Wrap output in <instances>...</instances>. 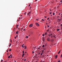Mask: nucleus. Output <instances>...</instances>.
Masks as SVG:
<instances>
[{
  "mask_svg": "<svg viewBox=\"0 0 62 62\" xmlns=\"http://www.w3.org/2000/svg\"><path fill=\"white\" fill-rule=\"evenodd\" d=\"M47 27H49V25H47Z\"/></svg>",
  "mask_w": 62,
  "mask_h": 62,
  "instance_id": "nucleus-29",
  "label": "nucleus"
},
{
  "mask_svg": "<svg viewBox=\"0 0 62 62\" xmlns=\"http://www.w3.org/2000/svg\"><path fill=\"white\" fill-rule=\"evenodd\" d=\"M22 47H23V48H24V46H22Z\"/></svg>",
  "mask_w": 62,
  "mask_h": 62,
  "instance_id": "nucleus-38",
  "label": "nucleus"
},
{
  "mask_svg": "<svg viewBox=\"0 0 62 62\" xmlns=\"http://www.w3.org/2000/svg\"><path fill=\"white\" fill-rule=\"evenodd\" d=\"M57 18H59V16H57Z\"/></svg>",
  "mask_w": 62,
  "mask_h": 62,
  "instance_id": "nucleus-48",
  "label": "nucleus"
},
{
  "mask_svg": "<svg viewBox=\"0 0 62 62\" xmlns=\"http://www.w3.org/2000/svg\"><path fill=\"white\" fill-rule=\"evenodd\" d=\"M26 13V12H25V13H24V15H25V14Z\"/></svg>",
  "mask_w": 62,
  "mask_h": 62,
  "instance_id": "nucleus-39",
  "label": "nucleus"
},
{
  "mask_svg": "<svg viewBox=\"0 0 62 62\" xmlns=\"http://www.w3.org/2000/svg\"><path fill=\"white\" fill-rule=\"evenodd\" d=\"M57 55H56V56H55V58H57Z\"/></svg>",
  "mask_w": 62,
  "mask_h": 62,
  "instance_id": "nucleus-7",
  "label": "nucleus"
},
{
  "mask_svg": "<svg viewBox=\"0 0 62 62\" xmlns=\"http://www.w3.org/2000/svg\"><path fill=\"white\" fill-rule=\"evenodd\" d=\"M55 14H54V12H53V15H54Z\"/></svg>",
  "mask_w": 62,
  "mask_h": 62,
  "instance_id": "nucleus-13",
  "label": "nucleus"
},
{
  "mask_svg": "<svg viewBox=\"0 0 62 62\" xmlns=\"http://www.w3.org/2000/svg\"><path fill=\"white\" fill-rule=\"evenodd\" d=\"M15 39H16V37H15Z\"/></svg>",
  "mask_w": 62,
  "mask_h": 62,
  "instance_id": "nucleus-43",
  "label": "nucleus"
},
{
  "mask_svg": "<svg viewBox=\"0 0 62 62\" xmlns=\"http://www.w3.org/2000/svg\"><path fill=\"white\" fill-rule=\"evenodd\" d=\"M7 51H8V49H7Z\"/></svg>",
  "mask_w": 62,
  "mask_h": 62,
  "instance_id": "nucleus-61",
  "label": "nucleus"
},
{
  "mask_svg": "<svg viewBox=\"0 0 62 62\" xmlns=\"http://www.w3.org/2000/svg\"><path fill=\"white\" fill-rule=\"evenodd\" d=\"M40 54V53H38V54Z\"/></svg>",
  "mask_w": 62,
  "mask_h": 62,
  "instance_id": "nucleus-27",
  "label": "nucleus"
},
{
  "mask_svg": "<svg viewBox=\"0 0 62 62\" xmlns=\"http://www.w3.org/2000/svg\"><path fill=\"white\" fill-rule=\"evenodd\" d=\"M22 46H24V44L22 45Z\"/></svg>",
  "mask_w": 62,
  "mask_h": 62,
  "instance_id": "nucleus-47",
  "label": "nucleus"
},
{
  "mask_svg": "<svg viewBox=\"0 0 62 62\" xmlns=\"http://www.w3.org/2000/svg\"><path fill=\"white\" fill-rule=\"evenodd\" d=\"M54 38L55 37V36H54Z\"/></svg>",
  "mask_w": 62,
  "mask_h": 62,
  "instance_id": "nucleus-52",
  "label": "nucleus"
},
{
  "mask_svg": "<svg viewBox=\"0 0 62 62\" xmlns=\"http://www.w3.org/2000/svg\"><path fill=\"white\" fill-rule=\"evenodd\" d=\"M1 62H2V61H3V60H1Z\"/></svg>",
  "mask_w": 62,
  "mask_h": 62,
  "instance_id": "nucleus-42",
  "label": "nucleus"
},
{
  "mask_svg": "<svg viewBox=\"0 0 62 62\" xmlns=\"http://www.w3.org/2000/svg\"><path fill=\"white\" fill-rule=\"evenodd\" d=\"M24 61H26V59H24Z\"/></svg>",
  "mask_w": 62,
  "mask_h": 62,
  "instance_id": "nucleus-46",
  "label": "nucleus"
},
{
  "mask_svg": "<svg viewBox=\"0 0 62 62\" xmlns=\"http://www.w3.org/2000/svg\"><path fill=\"white\" fill-rule=\"evenodd\" d=\"M43 21H44V20H43Z\"/></svg>",
  "mask_w": 62,
  "mask_h": 62,
  "instance_id": "nucleus-60",
  "label": "nucleus"
},
{
  "mask_svg": "<svg viewBox=\"0 0 62 62\" xmlns=\"http://www.w3.org/2000/svg\"><path fill=\"white\" fill-rule=\"evenodd\" d=\"M24 54H23L22 55V57H23V56H24Z\"/></svg>",
  "mask_w": 62,
  "mask_h": 62,
  "instance_id": "nucleus-12",
  "label": "nucleus"
},
{
  "mask_svg": "<svg viewBox=\"0 0 62 62\" xmlns=\"http://www.w3.org/2000/svg\"><path fill=\"white\" fill-rule=\"evenodd\" d=\"M31 4H30L29 5V7L30 6Z\"/></svg>",
  "mask_w": 62,
  "mask_h": 62,
  "instance_id": "nucleus-37",
  "label": "nucleus"
},
{
  "mask_svg": "<svg viewBox=\"0 0 62 62\" xmlns=\"http://www.w3.org/2000/svg\"><path fill=\"white\" fill-rule=\"evenodd\" d=\"M58 62H60V61L59 60L58 61Z\"/></svg>",
  "mask_w": 62,
  "mask_h": 62,
  "instance_id": "nucleus-25",
  "label": "nucleus"
},
{
  "mask_svg": "<svg viewBox=\"0 0 62 62\" xmlns=\"http://www.w3.org/2000/svg\"><path fill=\"white\" fill-rule=\"evenodd\" d=\"M25 30V29H24L23 30V31H24V30Z\"/></svg>",
  "mask_w": 62,
  "mask_h": 62,
  "instance_id": "nucleus-45",
  "label": "nucleus"
},
{
  "mask_svg": "<svg viewBox=\"0 0 62 62\" xmlns=\"http://www.w3.org/2000/svg\"><path fill=\"white\" fill-rule=\"evenodd\" d=\"M46 24H48V23H46Z\"/></svg>",
  "mask_w": 62,
  "mask_h": 62,
  "instance_id": "nucleus-57",
  "label": "nucleus"
},
{
  "mask_svg": "<svg viewBox=\"0 0 62 62\" xmlns=\"http://www.w3.org/2000/svg\"><path fill=\"white\" fill-rule=\"evenodd\" d=\"M62 4V2H61V4Z\"/></svg>",
  "mask_w": 62,
  "mask_h": 62,
  "instance_id": "nucleus-50",
  "label": "nucleus"
},
{
  "mask_svg": "<svg viewBox=\"0 0 62 62\" xmlns=\"http://www.w3.org/2000/svg\"><path fill=\"white\" fill-rule=\"evenodd\" d=\"M19 19H21V18L20 17L19 18Z\"/></svg>",
  "mask_w": 62,
  "mask_h": 62,
  "instance_id": "nucleus-53",
  "label": "nucleus"
},
{
  "mask_svg": "<svg viewBox=\"0 0 62 62\" xmlns=\"http://www.w3.org/2000/svg\"><path fill=\"white\" fill-rule=\"evenodd\" d=\"M10 56H9L8 57V58H10Z\"/></svg>",
  "mask_w": 62,
  "mask_h": 62,
  "instance_id": "nucleus-18",
  "label": "nucleus"
},
{
  "mask_svg": "<svg viewBox=\"0 0 62 62\" xmlns=\"http://www.w3.org/2000/svg\"><path fill=\"white\" fill-rule=\"evenodd\" d=\"M18 33H19V32H18V31H17L16 32V33L17 34H18Z\"/></svg>",
  "mask_w": 62,
  "mask_h": 62,
  "instance_id": "nucleus-10",
  "label": "nucleus"
},
{
  "mask_svg": "<svg viewBox=\"0 0 62 62\" xmlns=\"http://www.w3.org/2000/svg\"><path fill=\"white\" fill-rule=\"evenodd\" d=\"M11 41H12V40H11Z\"/></svg>",
  "mask_w": 62,
  "mask_h": 62,
  "instance_id": "nucleus-44",
  "label": "nucleus"
},
{
  "mask_svg": "<svg viewBox=\"0 0 62 62\" xmlns=\"http://www.w3.org/2000/svg\"><path fill=\"white\" fill-rule=\"evenodd\" d=\"M43 52H44V50H43L42 51V53H43Z\"/></svg>",
  "mask_w": 62,
  "mask_h": 62,
  "instance_id": "nucleus-35",
  "label": "nucleus"
},
{
  "mask_svg": "<svg viewBox=\"0 0 62 62\" xmlns=\"http://www.w3.org/2000/svg\"><path fill=\"white\" fill-rule=\"evenodd\" d=\"M51 38H53V37L52 36H51Z\"/></svg>",
  "mask_w": 62,
  "mask_h": 62,
  "instance_id": "nucleus-32",
  "label": "nucleus"
},
{
  "mask_svg": "<svg viewBox=\"0 0 62 62\" xmlns=\"http://www.w3.org/2000/svg\"><path fill=\"white\" fill-rule=\"evenodd\" d=\"M60 13H59V15H60Z\"/></svg>",
  "mask_w": 62,
  "mask_h": 62,
  "instance_id": "nucleus-58",
  "label": "nucleus"
},
{
  "mask_svg": "<svg viewBox=\"0 0 62 62\" xmlns=\"http://www.w3.org/2000/svg\"><path fill=\"white\" fill-rule=\"evenodd\" d=\"M31 13V11H30L29 12V13L27 14V15H30V13Z\"/></svg>",
  "mask_w": 62,
  "mask_h": 62,
  "instance_id": "nucleus-4",
  "label": "nucleus"
},
{
  "mask_svg": "<svg viewBox=\"0 0 62 62\" xmlns=\"http://www.w3.org/2000/svg\"><path fill=\"white\" fill-rule=\"evenodd\" d=\"M10 56H12V55H11H11H10Z\"/></svg>",
  "mask_w": 62,
  "mask_h": 62,
  "instance_id": "nucleus-31",
  "label": "nucleus"
},
{
  "mask_svg": "<svg viewBox=\"0 0 62 62\" xmlns=\"http://www.w3.org/2000/svg\"><path fill=\"white\" fill-rule=\"evenodd\" d=\"M34 53V52L33 51H32V54H33V53Z\"/></svg>",
  "mask_w": 62,
  "mask_h": 62,
  "instance_id": "nucleus-23",
  "label": "nucleus"
},
{
  "mask_svg": "<svg viewBox=\"0 0 62 62\" xmlns=\"http://www.w3.org/2000/svg\"><path fill=\"white\" fill-rule=\"evenodd\" d=\"M45 18H47V17H46V16H45Z\"/></svg>",
  "mask_w": 62,
  "mask_h": 62,
  "instance_id": "nucleus-33",
  "label": "nucleus"
},
{
  "mask_svg": "<svg viewBox=\"0 0 62 62\" xmlns=\"http://www.w3.org/2000/svg\"><path fill=\"white\" fill-rule=\"evenodd\" d=\"M42 54H43L42 53H41V55H42Z\"/></svg>",
  "mask_w": 62,
  "mask_h": 62,
  "instance_id": "nucleus-26",
  "label": "nucleus"
},
{
  "mask_svg": "<svg viewBox=\"0 0 62 62\" xmlns=\"http://www.w3.org/2000/svg\"><path fill=\"white\" fill-rule=\"evenodd\" d=\"M18 29H19V30H20V28H19Z\"/></svg>",
  "mask_w": 62,
  "mask_h": 62,
  "instance_id": "nucleus-64",
  "label": "nucleus"
},
{
  "mask_svg": "<svg viewBox=\"0 0 62 62\" xmlns=\"http://www.w3.org/2000/svg\"><path fill=\"white\" fill-rule=\"evenodd\" d=\"M10 46H11V45H9V47H10Z\"/></svg>",
  "mask_w": 62,
  "mask_h": 62,
  "instance_id": "nucleus-36",
  "label": "nucleus"
},
{
  "mask_svg": "<svg viewBox=\"0 0 62 62\" xmlns=\"http://www.w3.org/2000/svg\"><path fill=\"white\" fill-rule=\"evenodd\" d=\"M38 49H39V47L38 48Z\"/></svg>",
  "mask_w": 62,
  "mask_h": 62,
  "instance_id": "nucleus-63",
  "label": "nucleus"
},
{
  "mask_svg": "<svg viewBox=\"0 0 62 62\" xmlns=\"http://www.w3.org/2000/svg\"><path fill=\"white\" fill-rule=\"evenodd\" d=\"M36 20H37V21H38V19H36Z\"/></svg>",
  "mask_w": 62,
  "mask_h": 62,
  "instance_id": "nucleus-41",
  "label": "nucleus"
},
{
  "mask_svg": "<svg viewBox=\"0 0 62 62\" xmlns=\"http://www.w3.org/2000/svg\"><path fill=\"white\" fill-rule=\"evenodd\" d=\"M44 40H44V38L43 39V42H44L45 41Z\"/></svg>",
  "mask_w": 62,
  "mask_h": 62,
  "instance_id": "nucleus-15",
  "label": "nucleus"
},
{
  "mask_svg": "<svg viewBox=\"0 0 62 62\" xmlns=\"http://www.w3.org/2000/svg\"><path fill=\"white\" fill-rule=\"evenodd\" d=\"M60 52H61V50H60L59 52V53H58V54H60Z\"/></svg>",
  "mask_w": 62,
  "mask_h": 62,
  "instance_id": "nucleus-11",
  "label": "nucleus"
},
{
  "mask_svg": "<svg viewBox=\"0 0 62 62\" xmlns=\"http://www.w3.org/2000/svg\"><path fill=\"white\" fill-rule=\"evenodd\" d=\"M43 19H42V21H43Z\"/></svg>",
  "mask_w": 62,
  "mask_h": 62,
  "instance_id": "nucleus-49",
  "label": "nucleus"
},
{
  "mask_svg": "<svg viewBox=\"0 0 62 62\" xmlns=\"http://www.w3.org/2000/svg\"><path fill=\"white\" fill-rule=\"evenodd\" d=\"M52 16V15L50 16Z\"/></svg>",
  "mask_w": 62,
  "mask_h": 62,
  "instance_id": "nucleus-62",
  "label": "nucleus"
},
{
  "mask_svg": "<svg viewBox=\"0 0 62 62\" xmlns=\"http://www.w3.org/2000/svg\"><path fill=\"white\" fill-rule=\"evenodd\" d=\"M15 62H16V61H15Z\"/></svg>",
  "mask_w": 62,
  "mask_h": 62,
  "instance_id": "nucleus-55",
  "label": "nucleus"
},
{
  "mask_svg": "<svg viewBox=\"0 0 62 62\" xmlns=\"http://www.w3.org/2000/svg\"><path fill=\"white\" fill-rule=\"evenodd\" d=\"M59 30H60V29H57V31H59Z\"/></svg>",
  "mask_w": 62,
  "mask_h": 62,
  "instance_id": "nucleus-20",
  "label": "nucleus"
},
{
  "mask_svg": "<svg viewBox=\"0 0 62 62\" xmlns=\"http://www.w3.org/2000/svg\"><path fill=\"white\" fill-rule=\"evenodd\" d=\"M61 29H62V27H61Z\"/></svg>",
  "mask_w": 62,
  "mask_h": 62,
  "instance_id": "nucleus-54",
  "label": "nucleus"
},
{
  "mask_svg": "<svg viewBox=\"0 0 62 62\" xmlns=\"http://www.w3.org/2000/svg\"><path fill=\"white\" fill-rule=\"evenodd\" d=\"M58 21H59V22H60L61 21V19H58Z\"/></svg>",
  "mask_w": 62,
  "mask_h": 62,
  "instance_id": "nucleus-6",
  "label": "nucleus"
},
{
  "mask_svg": "<svg viewBox=\"0 0 62 62\" xmlns=\"http://www.w3.org/2000/svg\"><path fill=\"white\" fill-rule=\"evenodd\" d=\"M52 14V12L50 13V14Z\"/></svg>",
  "mask_w": 62,
  "mask_h": 62,
  "instance_id": "nucleus-28",
  "label": "nucleus"
},
{
  "mask_svg": "<svg viewBox=\"0 0 62 62\" xmlns=\"http://www.w3.org/2000/svg\"><path fill=\"white\" fill-rule=\"evenodd\" d=\"M29 26L30 27H31L33 26V24H30Z\"/></svg>",
  "mask_w": 62,
  "mask_h": 62,
  "instance_id": "nucleus-2",
  "label": "nucleus"
},
{
  "mask_svg": "<svg viewBox=\"0 0 62 62\" xmlns=\"http://www.w3.org/2000/svg\"><path fill=\"white\" fill-rule=\"evenodd\" d=\"M16 28H18V25H16Z\"/></svg>",
  "mask_w": 62,
  "mask_h": 62,
  "instance_id": "nucleus-22",
  "label": "nucleus"
},
{
  "mask_svg": "<svg viewBox=\"0 0 62 62\" xmlns=\"http://www.w3.org/2000/svg\"><path fill=\"white\" fill-rule=\"evenodd\" d=\"M24 47H25V48H24V49H26V46H24Z\"/></svg>",
  "mask_w": 62,
  "mask_h": 62,
  "instance_id": "nucleus-8",
  "label": "nucleus"
},
{
  "mask_svg": "<svg viewBox=\"0 0 62 62\" xmlns=\"http://www.w3.org/2000/svg\"><path fill=\"white\" fill-rule=\"evenodd\" d=\"M23 54H24V51H23Z\"/></svg>",
  "mask_w": 62,
  "mask_h": 62,
  "instance_id": "nucleus-24",
  "label": "nucleus"
},
{
  "mask_svg": "<svg viewBox=\"0 0 62 62\" xmlns=\"http://www.w3.org/2000/svg\"><path fill=\"white\" fill-rule=\"evenodd\" d=\"M35 24L37 26H39V25L38 23H36Z\"/></svg>",
  "mask_w": 62,
  "mask_h": 62,
  "instance_id": "nucleus-1",
  "label": "nucleus"
},
{
  "mask_svg": "<svg viewBox=\"0 0 62 62\" xmlns=\"http://www.w3.org/2000/svg\"><path fill=\"white\" fill-rule=\"evenodd\" d=\"M50 30V29H48V30H47V32H49V30Z\"/></svg>",
  "mask_w": 62,
  "mask_h": 62,
  "instance_id": "nucleus-14",
  "label": "nucleus"
},
{
  "mask_svg": "<svg viewBox=\"0 0 62 62\" xmlns=\"http://www.w3.org/2000/svg\"><path fill=\"white\" fill-rule=\"evenodd\" d=\"M61 26H62V24H61Z\"/></svg>",
  "mask_w": 62,
  "mask_h": 62,
  "instance_id": "nucleus-51",
  "label": "nucleus"
},
{
  "mask_svg": "<svg viewBox=\"0 0 62 62\" xmlns=\"http://www.w3.org/2000/svg\"><path fill=\"white\" fill-rule=\"evenodd\" d=\"M42 47H44V45H43Z\"/></svg>",
  "mask_w": 62,
  "mask_h": 62,
  "instance_id": "nucleus-19",
  "label": "nucleus"
},
{
  "mask_svg": "<svg viewBox=\"0 0 62 62\" xmlns=\"http://www.w3.org/2000/svg\"><path fill=\"white\" fill-rule=\"evenodd\" d=\"M42 36L43 37H44V34H43L42 35Z\"/></svg>",
  "mask_w": 62,
  "mask_h": 62,
  "instance_id": "nucleus-16",
  "label": "nucleus"
},
{
  "mask_svg": "<svg viewBox=\"0 0 62 62\" xmlns=\"http://www.w3.org/2000/svg\"><path fill=\"white\" fill-rule=\"evenodd\" d=\"M25 54H26V52H25Z\"/></svg>",
  "mask_w": 62,
  "mask_h": 62,
  "instance_id": "nucleus-59",
  "label": "nucleus"
},
{
  "mask_svg": "<svg viewBox=\"0 0 62 62\" xmlns=\"http://www.w3.org/2000/svg\"><path fill=\"white\" fill-rule=\"evenodd\" d=\"M60 2H62V1H60Z\"/></svg>",
  "mask_w": 62,
  "mask_h": 62,
  "instance_id": "nucleus-56",
  "label": "nucleus"
},
{
  "mask_svg": "<svg viewBox=\"0 0 62 62\" xmlns=\"http://www.w3.org/2000/svg\"><path fill=\"white\" fill-rule=\"evenodd\" d=\"M28 38V36H26V38Z\"/></svg>",
  "mask_w": 62,
  "mask_h": 62,
  "instance_id": "nucleus-21",
  "label": "nucleus"
},
{
  "mask_svg": "<svg viewBox=\"0 0 62 62\" xmlns=\"http://www.w3.org/2000/svg\"><path fill=\"white\" fill-rule=\"evenodd\" d=\"M49 18H48V19H47V20H49Z\"/></svg>",
  "mask_w": 62,
  "mask_h": 62,
  "instance_id": "nucleus-30",
  "label": "nucleus"
},
{
  "mask_svg": "<svg viewBox=\"0 0 62 62\" xmlns=\"http://www.w3.org/2000/svg\"><path fill=\"white\" fill-rule=\"evenodd\" d=\"M16 37H18V35H16Z\"/></svg>",
  "mask_w": 62,
  "mask_h": 62,
  "instance_id": "nucleus-34",
  "label": "nucleus"
},
{
  "mask_svg": "<svg viewBox=\"0 0 62 62\" xmlns=\"http://www.w3.org/2000/svg\"><path fill=\"white\" fill-rule=\"evenodd\" d=\"M53 35V34L51 33L50 34H49L48 35V37H51V36H52Z\"/></svg>",
  "mask_w": 62,
  "mask_h": 62,
  "instance_id": "nucleus-3",
  "label": "nucleus"
},
{
  "mask_svg": "<svg viewBox=\"0 0 62 62\" xmlns=\"http://www.w3.org/2000/svg\"><path fill=\"white\" fill-rule=\"evenodd\" d=\"M61 57H62V55H61Z\"/></svg>",
  "mask_w": 62,
  "mask_h": 62,
  "instance_id": "nucleus-40",
  "label": "nucleus"
},
{
  "mask_svg": "<svg viewBox=\"0 0 62 62\" xmlns=\"http://www.w3.org/2000/svg\"><path fill=\"white\" fill-rule=\"evenodd\" d=\"M47 32L45 33V35H47Z\"/></svg>",
  "mask_w": 62,
  "mask_h": 62,
  "instance_id": "nucleus-9",
  "label": "nucleus"
},
{
  "mask_svg": "<svg viewBox=\"0 0 62 62\" xmlns=\"http://www.w3.org/2000/svg\"><path fill=\"white\" fill-rule=\"evenodd\" d=\"M47 41H50V39H47Z\"/></svg>",
  "mask_w": 62,
  "mask_h": 62,
  "instance_id": "nucleus-5",
  "label": "nucleus"
},
{
  "mask_svg": "<svg viewBox=\"0 0 62 62\" xmlns=\"http://www.w3.org/2000/svg\"><path fill=\"white\" fill-rule=\"evenodd\" d=\"M11 49H9V52H10V51H11Z\"/></svg>",
  "mask_w": 62,
  "mask_h": 62,
  "instance_id": "nucleus-17",
  "label": "nucleus"
}]
</instances>
